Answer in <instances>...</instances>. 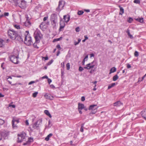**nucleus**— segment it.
<instances>
[{"instance_id": "27", "label": "nucleus", "mask_w": 146, "mask_h": 146, "mask_svg": "<svg viewBox=\"0 0 146 146\" xmlns=\"http://www.w3.org/2000/svg\"><path fill=\"white\" fill-rule=\"evenodd\" d=\"M115 85V83H113L111 84H110L108 86V90L110 89L112 87H114Z\"/></svg>"}, {"instance_id": "33", "label": "nucleus", "mask_w": 146, "mask_h": 146, "mask_svg": "<svg viewBox=\"0 0 146 146\" xmlns=\"http://www.w3.org/2000/svg\"><path fill=\"white\" fill-rule=\"evenodd\" d=\"M62 9L60 7L58 6L57 7L56 9V11L58 12H60L61 10Z\"/></svg>"}, {"instance_id": "63", "label": "nucleus", "mask_w": 146, "mask_h": 146, "mask_svg": "<svg viewBox=\"0 0 146 146\" xmlns=\"http://www.w3.org/2000/svg\"><path fill=\"white\" fill-rule=\"evenodd\" d=\"M84 11L87 13L89 12H90V10L89 9H84Z\"/></svg>"}, {"instance_id": "30", "label": "nucleus", "mask_w": 146, "mask_h": 146, "mask_svg": "<svg viewBox=\"0 0 146 146\" xmlns=\"http://www.w3.org/2000/svg\"><path fill=\"white\" fill-rule=\"evenodd\" d=\"M45 23L44 22H42L41 23L39 27L41 29H43V27L45 26Z\"/></svg>"}, {"instance_id": "41", "label": "nucleus", "mask_w": 146, "mask_h": 146, "mask_svg": "<svg viewBox=\"0 0 146 146\" xmlns=\"http://www.w3.org/2000/svg\"><path fill=\"white\" fill-rule=\"evenodd\" d=\"M38 94V92H35L33 94V96L34 98L36 97Z\"/></svg>"}, {"instance_id": "3", "label": "nucleus", "mask_w": 146, "mask_h": 146, "mask_svg": "<svg viewBox=\"0 0 146 146\" xmlns=\"http://www.w3.org/2000/svg\"><path fill=\"white\" fill-rule=\"evenodd\" d=\"M18 32L13 30H9L8 32V34L10 38L13 40H15L16 36L17 35Z\"/></svg>"}, {"instance_id": "55", "label": "nucleus", "mask_w": 146, "mask_h": 146, "mask_svg": "<svg viewBox=\"0 0 146 146\" xmlns=\"http://www.w3.org/2000/svg\"><path fill=\"white\" fill-rule=\"evenodd\" d=\"M48 17H44L43 19V20L44 21H45L46 20H47V19H48Z\"/></svg>"}, {"instance_id": "46", "label": "nucleus", "mask_w": 146, "mask_h": 146, "mask_svg": "<svg viewBox=\"0 0 146 146\" xmlns=\"http://www.w3.org/2000/svg\"><path fill=\"white\" fill-rule=\"evenodd\" d=\"M56 48L60 50L61 49V48L60 45L59 44H58L56 46Z\"/></svg>"}, {"instance_id": "56", "label": "nucleus", "mask_w": 146, "mask_h": 146, "mask_svg": "<svg viewBox=\"0 0 146 146\" xmlns=\"http://www.w3.org/2000/svg\"><path fill=\"white\" fill-rule=\"evenodd\" d=\"M50 87L53 89L55 88V86L53 84H51L50 85Z\"/></svg>"}, {"instance_id": "21", "label": "nucleus", "mask_w": 146, "mask_h": 146, "mask_svg": "<svg viewBox=\"0 0 146 146\" xmlns=\"http://www.w3.org/2000/svg\"><path fill=\"white\" fill-rule=\"evenodd\" d=\"M135 20L141 23H144L143 19V18H137L135 19Z\"/></svg>"}, {"instance_id": "32", "label": "nucleus", "mask_w": 146, "mask_h": 146, "mask_svg": "<svg viewBox=\"0 0 146 146\" xmlns=\"http://www.w3.org/2000/svg\"><path fill=\"white\" fill-rule=\"evenodd\" d=\"M18 140H17V142L18 143H21L22 141H23L22 138L19 135H18Z\"/></svg>"}, {"instance_id": "8", "label": "nucleus", "mask_w": 146, "mask_h": 146, "mask_svg": "<svg viewBox=\"0 0 146 146\" xmlns=\"http://www.w3.org/2000/svg\"><path fill=\"white\" fill-rule=\"evenodd\" d=\"M1 137L4 139L7 138L8 136L9 135V132L7 131H4L1 132L0 133Z\"/></svg>"}, {"instance_id": "52", "label": "nucleus", "mask_w": 146, "mask_h": 146, "mask_svg": "<svg viewBox=\"0 0 146 146\" xmlns=\"http://www.w3.org/2000/svg\"><path fill=\"white\" fill-rule=\"evenodd\" d=\"M48 83L50 84V83L52 82V80L50 78H48Z\"/></svg>"}, {"instance_id": "25", "label": "nucleus", "mask_w": 146, "mask_h": 146, "mask_svg": "<svg viewBox=\"0 0 146 146\" xmlns=\"http://www.w3.org/2000/svg\"><path fill=\"white\" fill-rule=\"evenodd\" d=\"M116 68L115 67H113L112 68H111L110 70V74H111L112 73L114 72H116Z\"/></svg>"}, {"instance_id": "35", "label": "nucleus", "mask_w": 146, "mask_h": 146, "mask_svg": "<svg viewBox=\"0 0 146 146\" xmlns=\"http://www.w3.org/2000/svg\"><path fill=\"white\" fill-rule=\"evenodd\" d=\"M84 13V12L83 11H79L78 12V14L79 15H81Z\"/></svg>"}, {"instance_id": "54", "label": "nucleus", "mask_w": 146, "mask_h": 146, "mask_svg": "<svg viewBox=\"0 0 146 146\" xmlns=\"http://www.w3.org/2000/svg\"><path fill=\"white\" fill-rule=\"evenodd\" d=\"M61 77H62L64 74V72L62 70H61Z\"/></svg>"}, {"instance_id": "59", "label": "nucleus", "mask_w": 146, "mask_h": 146, "mask_svg": "<svg viewBox=\"0 0 146 146\" xmlns=\"http://www.w3.org/2000/svg\"><path fill=\"white\" fill-rule=\"evenodd\" d=\"M61 66L62 67L64 68V62H63L61 63Z\"/></svg>"}, {"instance_id": "44", "label": "nucleus", "mask_w": 146, "mask_h": 146, "mask_svg": "<svg viewBox=\"0 0 146 146\" xmlns=\"http://www.w3.org/2000/svg\"><path fill=\"white\" fill-rule=\"evenodd\" d=\"M133 2L136 4H139L140 3V1L139 0H134Z\"/></svg>"}, {"instance_id": "7", "label": "nucleus", "mask_w": 146, "mask_h": 146, "mask_svg": "<svg viewBox=\"0 0 146 146\" xmlns=\"http://www.w3.org/2000/svg\"><path fill=\"white\" fill-rule=\"evenodd\" d=\"M18 56H15L14 55H12L10 57V60L12 62L15 64H18Z\"/></svg>"}, {"instance_id": "64", "label": "nucleus", "mask_w": 146, "mask_h": 146, "mask_svg": "<svg viewBox=\"0 0 146 146\" xmlns=\"http://www.w3.org/2000/svg\"><path fill=\"white\" fill-rule=\"evenodd\" d=\"M84 37L85 38L84 39L86 40H87V39H88V37H87V36L86 35H85L84 36Z\"/></svg>"}, {"instance_id": "39", "label": "nucleus", "mask_w": 146, "mask_h": 146, "mask_svg": "<svg viewBox=\"0 0 146 146\" xmlns=\"http://www.w3.org/2000/svg\"><path fill=\"white\" fill-rule=\"evenodd\" d=\"M62 39V37H60V38H58L54 39L53 40V42H55V41H59V40H61Z\"/></svg>"}, {"instance_id": "40", "label": "nucleus", "mask_w": 146, "mask_h": 146, "mask_svg": "<svg viewBox=\"0 0 146 146\" xmlns=\"http://www.w3.org/2000/svg\"><path fill=\"white\" fill-rule=\"evenodd\" d=\"M133 21V19L131 18V17H129V18L128 20L127 21L129 23H131Z\"/></svg>"}, {"instance_id": "61", "label": "nucleus", "mask_w": 146, "mask_h": 146, "mask_svg": "<svg viewBox=\"0 0 146 146\" xmlns=\"http://www.w3.org/2000/svg\"><path fill=\"white\" fill-rule=\"evenodd\" d=\"M146 76V74L142 77V78L141 79V81H142L143 80L144 78Z\"/></svg>"}, {"instance_id": "24", "label": "nucleus", "mask_w": 146, "mask_h": 146, "mask_svg": "<svg viewBox=\"0 0 146 146\" xmlns=\"http://www.w3.org/2000/svg\"><path fill=\"white\" fill-rule=\"evenodd\" d=\"M44 113L47 116H48L49 117L51 118L52 117V116L51 114H50L49 111L46 110H45L44 111Z\"/></svg>"}, {"instance_id": "11", "label": "nucleus", "mask_w": 146, "mask_h": 146, "mask_svg": "<svg viewBox=\"0 0 146 146\" xmlns=\"http://www.w3.org/2000/svg\"><path fill=\"white\" fill-rule=\"evenodd\" d=\"M15 122L18 123L19 122V119H15L13 118L12 121V125L13 128H17V126L16 125V124H15Z\"/></svg>"}, {"instance_id": "42", "label": "nucleus", "mask_w": 146, "mask_h": 146, "mask_svg": "<svg viewBox=\"0 0 146 146\" xmlns=\"http://www.w3.org/2000/svg\"><path fill=\"white\" fill-rule=\"evenodd\" d=\"M139 52L137 51H135L134 53V56L136 57L139 56Z\"/></svg>"}, {"instance_id": "1", "label": "nucleus", "mask_w": 146, "mask_h": 146, "mask_svg": "<svg viewBox=\"0 0 146 146\" xmlns=\"http://www.w3.org/2000/svg\"><path fill=\"white\" fill-rule=\"evenodd\" d=\"M24 43L27 46H30L33 44L32 38L29 31H26L25 34Z\"/></svg>"}, {"instance_id": "14", "label": "nucleus", "mask_w": 146, "mask_h": 146, "mask_svg": "<svg viewBox=\"0 0 146 146\" xmlns=\"http://www.w3.org/2000/svg\"><path fill=\"white\" fill-rule=\"evenodd\" d=\"M44 97L47 99H50V100H53V97L52 96H51L50 94L46 93L44 95Z\"/></svg>"}, {"instance_id": "17", "label": "nucleus", "mask_w": 146, "mask_h": 146, "mask_svg": "<svg viewBox=\"0 0 146 146\" xmlns=\"http://www.w3.org/2000/svg\"><path fill=\"white\" fill-rule=\"evenodd\" d=\"M118 6L120 8L119 15H122L124 13V9L122 7H121L120 5H119Z\"/></svg>"}, {"instance_id": "37", "label": "nucleus", "mask_w": 146, "mask_h": 146, "mask_svg": "<svg viewBox=\"0 0 146 146\" xmlns=\"http://www.w3.org/2000/svg\"><path fill=\"white\" fill-rule=\"evenodd\" d=\"M84 125V124L83 123L81 125V127L80 129V131L81 132H83L84 131L83 127Z\"/></svg>"}, {"instance_id": "58", "label": "nucleus", "mask_w": 146, "mask_h": 146, "mask_svg": "<svg viewBox=\"0 0 146 146\" xmlns=\"http://www.w3.org/2000/svg\"><path fill=\"white\" fill-rule=\"evenodd\" d=\"M85 100V98L84 96H82L81 97V101H84Z\"/></svg>"}, {"instance_id": "9", "label": "nucleus", "mask_w": 146, "mask_h": 146, "mask_svg": "<svg viewBox=\"0 0 146 146\" xmlns=\"http://www.w3.org/2000/svg\"><path fill=\"white\" fill-rule=\"evenodd\" d=\"M97 105H90L88 109L89 110H92V111L91 113L92 114H95L97 111V108H94V107L95 106H96Z\"/></svg>"}, {"instance_id": "38", "label": "nucleus", "mask_w": 146, "mask_h": 146, "mask_svg": "<svg viewBox=\"0 0 146 146\" xmlns=\"http://www.w3.org/2000/svg\"><path fill=\"white\" fill-rule=\"evenodd\" d=\"M66 67L67 70H68L70 69V63H68L66 64Z\"/></svg>"}, {"instance_id": "4", "label": "nucleus", "mask_w": 146, "mask_h": 146, "mask_svg": "<svg viewBox=\"0 0 146 146\" xmlns=\"http://www.w3.org/2000/svg\"><path fill=\"white\" fill-rule=\"evenodd\" d=\"M50 20L52 25L54 26H55L58 21L57 14L55 13L52 14L50 16Z\"/></svg>"}, {"instance_id": "31", "label": "nucleus", "mask_w": 146, "mask_h": 146, "mask_svg": "<svg viewBox=\"0 0 146 146\" xmlns=\"http://www.w3.org/2000/svg\"><path fill=\"white\" fill-rule=\"evenodd\" d=\"M127 33L128 36L131 38L132 39L133 38V37L132 35H131L129 30H127Z\"/></svg>"}, {"instance_id": "5", "label": "nucleus", "mask_w": 146, "mask_h": 146, "mask_svg": "<svg viewBox=\"0 0 146 146\" xmlns=\"http://www.w3.org/2000/svg\"><path fill=\"white\" fill-rule=\"evenodd\" d=\"M26 2L24 0H19L17 6H18L21 9H24L26 7Z\"/></svg>"}, {"instance_id": "23", "label": "nucleus", "mask_w": 146, "mask_h": 146, "mask_svg": "<svg viewBox=\"0 0 146 146\" xmlns=\"http://www.w3.org/2000/svg\"><path fill=\"white\" fill-rule=\"evenodd\" d=\"M4 41L1 38H0V47H3L4 46Z\"/></svg>"}, {"instance_id": "43", "label": "nucleus", "mask_w": 146, "mask_h": 146, "mask_svg": "<svg viewBox=\"0 0 146 146\" xmlns=\"http://www.w3.org/2000/svg\"><path fill=\"white\" fill-rule=\"evenodd\" d=\"M53 62V60L52 59L50 61H49L47 64V65H50Z\"/></svg>"}, {"instance_id": "15", "label": "nucleus", "mask_w": 146, "mask_h": 146, "mask_svg": "<svg viewBox=\"0 0 146 146\" xmlns=\"http://www.w3.org/2000/svg\"><path fill=\"white\" fill-rule=\"evenodd\" d=\"M16 40H17L20 42H23V39L22 38L21 36L20 35H19L17 34V35L16 36V38L15 39Z\"/></svg>"}, {"instance_id": "34", "label": "nucleus", "mask_w": 146, "mask_h": 146, "mask_svg": "<svg viewBox=\"0 0 146 146\" xmlns=\"http://www.w3.org/2000/svg\"><path fill=\"white\" fill-rule=\"evenodd\" d=\"M25 17L26 19V21H30V20L31 18L28 17V15H25Z\"/></svg>"}, {"instance_id": "51", "label": "nucleus", "mask_w": 146, "mask_h": 146, "mask_svg": "<svg viewBox=\"0 0 146 146\" xmlns=\"http://www.w3.org/2000/svg\"><path fill=\"white\" fill-rule=\"evenodd\" d=\"M88 58V55H87L84 58L83 60H87Z\"/></svg>"}, {"instance_id": "10", "label": "nucleus", "mask_w": 146, "mask_h": 146, "mask_svg": "<svg viewBox=\"0 0 146 146\" xmlns=\"http://www.w3.org/2000/svg\"><path fill=\"white\" fill-rule=\"evenodd\" d=\"M60 27L59 31H62V29H63L65 26L64 21H63L62 19H61L60 20Z\"/></svg>"}, {"instance_id": "20", "label": "nucleus", "mask_w": 146, "mask_h": 146, "mask_svg": "<svg viewBox=\"0 0 146 146\" xmlns=\"http://www.w3.org/2000/svg\"><path fill=\"white\" fill-rule=\"evenodd\" d=\"M64 2L63 1H60L59 2L58 6L60 7L61 9H62L64 7Z\"/></svg>"}, {"instance_id": "50", "label": "nucleus", "mask_w": 146, "mask_h": 146, "mask_svg": "<svg viewBox=\"0 0 146 146\" xmlns=\"http://www.w3.org/2000/svg\"><path fill=\"white\" fill-rule=\"evenodd\" d=\"M9 15V13L8 12H5L4 13V16H8Z\"/></svg>"}, {"instance_id": "26", "label": "nucleus", "mask_w": 146, "mask_h": 146, "mask_svg": "<svg viewBox=\"0 0 146 146\" xmlns=\"http://www.w3.org/2000/svg\"><path fill=\"white\" fill-rule=\"evenodd\" d=\"M95 66V65H92L90 66H85L84 68L85 69L88 70L90 69V68H93Z\"/></svg>"}, {"instance_id": "45", "label": "nucleus", "mask_w": 146, "mask_h": 146, "mask_svg": "<svg viewBox=\"0 0 146 146\" xmlns=\"http://www.w3.org/2000/svg\"><path fill=\"white\" fill-rule=\"evenodd\" d=\"M14 27L17 29H20V26L19 25H14Z\"/></svg>"}, {"instance_id": "47", "label": "nucleus", "mask_w": 146, "mask_h": 146, "mask_svg": "<svg viewBox=\"0 0 146 146\" xmlns=\"http://www.w3.org/2000/svg\"><path fill=\"white\" fill-rule=\"evenodd\" d=\"M84 70V68L83 67H82L81 66H80L79 67V71L80 72H82Z\"/></svg>"}, {"instance_id": "12", "label": "nucleus", "mask_w": 146, "mask_h": 146, "mask_svg": "<svg viewBox=\"0 0 146 146\" xmlns=\"http://www.w3.org/2000/svg\"><path fill=\"white\" fill-rule=\"evenodd\" d=\"M113 106L116 107H119L123 105V103L120 101H118L113 103Z\"/></svg>"}, {"instance_id": "36", "label": "nucleus", "mask_w": 146, "mask_h": 146, "mask_svg": "<svg viewBox=\"0 0 146 146\" xmlns=\"http://www.w3.org/2000/svg\"><path fill=\"white\" fill-rule=\"evenodd\" d=\"M5 122L4 120L0 119V125H3Z\"/></svg>"}, {"instance_id": "22", "label": "nucleus", "mask_w": 146, "mask_h": 146, "mask_svg": "<svg viewBox=\"0 0 146 146\" xmlns=\"http://www.w3.org/2000/svg\"><path fill=\"white\" fill-rule=\"evenodd\" d=\"M33 141V139H32L31 138H29L28 140L27 141L26 143H24L23 144V145H27L28 144V143L32 142Z\"/></svg>"}, {"instance_id": "57", "label": "nucleus", "mask_w": 146, "mask_h": 146, "mask_svg": "<svg viewBox=\"0 0 146 146\" xmlns=\"http://www.w3.org/2000/svg\"><path fill=\"white\" fill-rule=\"evenodd\" d=\"M9 107H12L13 108H15V105H9Z\"/></svg>"}, {"instance_id": "48", "label": "nucleus", "mask_w": 146, "mask_h": 146, "mask_svg": "<svg viewBox=\"0 0 146 146\" xmlns=\"http://www.w3.org/2000/svg\"><path fill=\"white\" fill-rule=\"evenodd\" d=\"M16 6H17V4L18 2V0H13Z\"/></svg>"}, {"instance_id": "2", "label": "nucleus", "mask_w": 146, "mask_h": 146, "mask_svg": "<svg viewBox=\"0 0 146 146\" xmlns=\"http://www.w3.org/2000/svg\"><path fill=\"white\" fill-rule=\"evenodd\" d=\"M34 37L35 40V42L39 43L40 42V39L42 37V35L40 31H36L34 33Z\"/></svg>"}, {"instance_id": "6", "label": "nucleus", "mask_w": 146, "mask_h": 146, "mask_svg": "<svg viewBox=\"0 0 146 146\" xmlns=\"http://www.w3.org/2000/svg\"><path fill=\"white\" fill-rule=\"evenodd\" d=\"M42 119H39L33 125V128L34 129H37L39 125L42 123Z\"/></svg>"}, {"instance_id": "16", "label": "nucleus", "mask_w": 146, "mask_h": 146, "mask_svg": "<svg viewBox=\"0 0 146 146\" xmlns=\"http://www.w3.org/2000/svg\"><path fill=\"white\" fill-rule=\"evenodd\" d=\"M26 135L25 133L23 132L18 135H19L23 140L25 139Z\"/></svg>"}, {"instance_id": "60", "label": "nucleus", "mask_w": 146, "mask_h": 146, "mask_svg": "<svg viewBox=\"0 0 146 146\" xmlns=\"http://www.w3.org/2000/svg\"><path fill=\"white\" fill-rule=\"evenodd\" d=\"M35 83V81H31V82H29V85H31V84H32Z\"/></svg>"}, {"instance_id": "19", "label": "nucleus", "mask_w": 146, "mask_h": 146, "mask_svg": "<svg viewBox=\"0 0 146 146\" xmlns=\"http://www.w3.org/2000/svg\"><path fill=\"white\" fill-rule=\"evenodd\" d=\"M84 104L79 103L78 104V109L82 110L84 108Z\"/></svg>"}, {"instance_id": "62", "label": "nucleus", "mask_w": 146, "mask_h": 146, "mask_svg": "<svg viewBox=\"0 0 146 146\" xmlns=\"http://www.w3.org/2000/svg\"><path fill=\"white\" fill-rule=\"evenodd\" d=\"M42 78V79H44V78L48 79V77L47 76L45 75V76H43Z\"/></svg>"}, {"instance_id": "13", "label": "nucleus", "mask_w": 146, "mask_h": 146, "mask_svg": "<svg viewBox=\"0 0 146 146\" xmlns=\"http://www.w3.org/2000/svg\"><path fill=\"white\" fill-rule=\"evenodd\" d=\"M63 19L65 22L67 23L70 20V16L69 15H64Z\"/></svg>"}, {"instance_id": "49", "label": "nucleus", "mask_w": 146, "mask_h": 146, "mask_svg": "<svg viewBox=\"0 0 146 146\" xmlns=\"http://www.w3.org/2000/svg\"><path fill=\"white\" fill-rule=\"evenodd\" d=\"M75 31L76 32H78L80 31V28L79 27H76L75 29Z\"/></svg>"}, {"instance_id": "28", "label": "nucleus", "mask_w": 146, "mask_h": 146, "mask_svg": "<svg viewBox=\"0 0 146 146\" xmlns=\"http://www.w3.org/2000/svg\"><path fill=\"white\" fill-rule=\"evenodd\" d=\"M52 133H50L48 135H47V136L45 138V140L47 141H48L49 139V138L52 136Z\"/></svg>"}, {"instance_id": "53", "label": "nucleus", "mask_w": 146, "mask_h": 146, "mask_svg": "<svg viewBox=\"0 0 146 146\" xmlns=\"http://www.w3.org/2000/svg\"><path fill=\"white\" fill-rule=\"evenodd\" d=\"M36 43H37L36 42V43H34L33 44V46L35 48H38V47L37 46V44Z\"/></svg>"}, {"instance_id": "18", "label": "nucleus", "mask_w": 146, "mask_h": 146, "mask_svg": "<svg viewBox=\"0 0 146 146\" xmlns=\"http://www.w3.org/2000/svg\"><path fill=\"white\" fill-rule=\"evenodd\" d=\"M31 23L30 21H26L24 23V25L25 26L27 27H29L31 25Z\"/></svg>"}, {"instance_id": "29", "label": "nucleus", "mask_w": 146, "mask_h": 146, "mask_svg": "<svg viewBox=\"0 0 146 146\" xmlns=\"http://www.w3.org/2000/svg\"><path fill=\"white\" fill-rule=\"evenodd\" d=\"M118 78L119 77L118 76L117 74H116L113 76V80L114 81H116Z\"/></svg>"}]
</instances>
